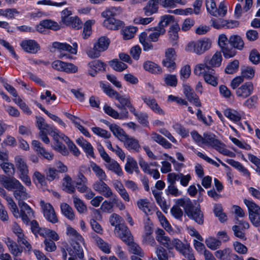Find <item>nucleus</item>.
<instances>
[{"instance_id": "1", "label": "nucleus", "mask_w": 260, "mask_h": 260, "mask_svg": "<svg viewBox=\"0 0 260 260\" xmlns=\"http://www.w3.org/2000/svg\"><path fill=\"white\" fill-rule=\"evenodd\" d=\"M176 204L182 207L188 218L194 220L197 223L202 225L204 223V215L200 210V205L194 206L189 198H183L178 199Z\"/></svg>"}, {"instance_id": "2", "label": "nucleus", "mask_w": 260, "mask_h": 260, "mask_svg": "<svg viewBox=\"0 0 260 260\" xmlns=\"http://www.w3.org/2000/svg\"><path fill=\"white\" fill-rule=\"evenodd\" d=\"M196 75L203 76L205 81L213 86L218 84V76L215 75V71L206 64H199L194 70Z\"/></svg>"}, {"instance_id": "3", "label": "nucleus", "mask_w": 260, "mask_h": 260, "mask_svg": "<svg viewBox=\"0 0 260 260\" xmlns=\"http://www.w3.org/2000/svg\"><path fill=\"white\" fill-rule=\"evenodd\" d=\"M118 10L117 8L111 7L102 13V16L106 18L103 22V25L108 29H118L124 24L123 21L114 18Z\"/></svg>"}, {"instance_id": "4", "label": "nucleus", "mask_w": 260, "mask_h": 260, "mask_svg": "<svg viewBox=\"0 0 260 260\" xmlns=\"http://www.w3.org/2000/svg\"><path fill=\"white\" fill-rule=\"evenodd\" d=\"M2 184L8 190L14 192V195H25L27 194L26 188L14 177L0 176Z\"/></svg>"}, {"instance_id": "5", "label": "nucleus", "mask_w": 260, "mask_h": 260, "mask_svg": "<svg viewBox=\"0 0 260 260\" xmlns=\"http://www.w3.org/2000/svg\"><path fill=\"white\" fill-rule=\"evenodd\" d=\"M110 41L105 37H100L94 44L93 47L86 51L87 55L91 58H98L101 53L106 50L109 45Z\"/></svg>"}, {"instance_id": "6", "label": "nucleus", "mask_w": 260, "mask_h": 260, "mask_svg": "<svg viewBox=\"0 0 260 260\" xmlns=\"http://www.w3.org/2000/svg\"><path fill=\"white\" fill-rule=\"evenodd\" d=\"M15 163L18 171L19 178L26 185H31L30 179L28 176V169L25 160L20 156H16L15 157Z\"/></svg>"}, {"instance_id": "7", "label": "nucleus", "mask_w": 260, "mask_h": 260, "mask_svg": "<svg viewBox=\"0 0 260 260\" xmlns=\"http://www.w3.org/2000/svg\"><path fill=\"white\" fill-rule=\"evenodd\" d=\"M203 144L210 146L223 154L227 155L229 151L224 148V145L216 138V136L211 132L203 134Z\"/></svg>"}, {"instance_id": "8", "label": "nucleus", "mask_w": 260, "mask_h": 260, "mask_svg": "<svg viewBox=\"0 0 260 260\" xmlns=\"http://www.w3.org/2000/svg\"><path fill=\"white\" fill-rule=\"evenodd\" d=\"M211 43L209 39H204L189 43L185 47L186 51L201 55L211 47Z\"/></svg>"}, {"instance_id": "9", "label": "nucleus", "mask_w": 260, "mask_h": 260, "mask_svg": "<svg viewBox=\"0 0 260 260\" xmlns=\"http://www.w3.org/2000/svg\"><path fill=\"white\" fill-rule=\"evenodd\" d=\"M206 7L207 12L214 17H224L227 13L228 8L223 2L217 7L215 0H206Z\"/></svg>"}, {"instance_id": "10", "label": "nucleus", "mask_w": 260, "mask_h": 260, "mask_svg": "<svg viewBox=\"0 0 260 260\" xmlns=\"http://www.w3.org/2000/svg\"><path fill=\"white\" fill-rule=\"evenodd\" d=\"M22 196H17L18 205L20 208V213H19V216L22 219L24 223L28 224L30 220L34 217V212L30 207L24 202L20 200Z\"/></svg>"}, {"instance_id": "11", "label": "nucleus", "mask_w": 260, "mask_h": 260, "mask_svg": "<svg viewBox=\"0 0 260 260\" xmlns=\"http://www.w3.org/2000/svg\"><path fill=\"white\" fill-rule=\"evenodd\" d=\"M40 205L43 209L44 216L48 221L52 223L58 222L55 211L51 204L45 203L44 201H41Z\"/></svg>"}, {"instance_id": "12", "label": "nucleus", "mask_w": 260, "mask_h": 260, "mask_svg": "<svg viewBox=\"0 0 260 260\" xmlns=\"http://www.w3.org/2000/svg\"><path fill=\"white\" fill-rule=\"evenodd\" d=\"M114 233L125 244L129 243L130 240H133V236L125 224L115 228Z\"/></svg>"}, {"instance_id": "13", "label": "nucleus", "mask_w": 260, "mask_h": 260, "mask_svg": "<svg viewBox=\"0 0 260 260\" xmlns=\"http://www.w3.org/2000/svg\"><path fill=\"white\" fill-rule=\"evenodd\" d=\"M87 66L89 68L88 75L95 77L99 72L105 70L106 64L100 60H94L90 61Z\"/></svg>"}, {"instance_id": "14", "label": "nucleus", "mask_w": 260, "mask_h": 260, "mask_svg": "<svg viewBox=\"0 0 260 260\" xmlns=\"http://www.w3.org/2000/svg\"><path fill=\"white\" fill-rule=\"evenodd\" d=\"M156 240L168 249L170 256H173L174 254L172 251H170V248L172 246L171 240L168 237L165 235V231L162 229H158L156 231Z\"/></svg>"}, {"instance_id": "15", "label": "nucleus", "mask_w": 260, "mask_h": 260, "mask_svg": "<svg viewBox=\"0 0 260 260\" xmlns=\"http://www.w3.org/2000/svg\"><path fill=\"white\" fill-rule=\"evenodd\" d=\"M80 243L81 242L77 240L71 241V247H68L67 250L69 255H77L80 259H82L84 257L83 250Z\"/></svg>"}, {"instance_id": "16", "label": "nucleus", "mask_w": 260, "mask_h": 260, "mask_svg": "<svg viewBox=\"0 0 260 260\" xmlns=\"http://www.w3.org/2000/svg\"><path fill=\"white\" fill-rule=\"evenodd\" d=\"M104 112L114 119H127L128 117V112L127 110H123L121 113H119L110 106L105 105L104 107Z\"/></svg>"}, {"instance_id": "17", "label": "nucleus", "mask_w": 260, "mask_h": 260, "mask_svg": "<svg viewBox=\"0 0 260 260\" xmlns=\"http://www.w3.org/2000/svg\"><path fill=\"white\" fill-rule=\"evenodd\" d=\"M141 99L153 112L160 115L164 114V111L159 106L155 99L149 96L143 95L141 96Z\"/></svg>"}, {"instance_id": "18", "label": "nucleus", "mask_w": 260, "mask_h": 260, "mask_svg": "<svg viewBox=\"0 0 260 260\" xmlns=\"http://www.w3.org/2000/svg\"><path fill=\"white\" fill-rule=\"evenodd\" d=\"M253 89V84L251 82H248L237 89L236 94L239 97L246 98L252 93Z\"/></svg>"}, {"instance_id": "19", "label": "nucleus", "mask_w": 260, "mask_h": 260, "mask_svg": "<svg viewBox=\"0 0 260 260\" xmlns=\"http://www.w3.org/2000/svg\"><path fill=\"white\" fill-rule=\"evenodd\" d=\"M104 122L108 126L113 134L117 138L118 140L121 141L125 139L127 134L120 126L114 123L111 124L106 120H105Z\"/></svg>"}, {"instance_id": "20", "label": "nucleus", "mask_w": 260, "mask_h": 260, "mask_svg": "<svg viewBox=\"0 0 260 260\" xmlns=\"http://www.w3.org/2000/svg\"><path fill=\"white\" fill-rule=\"evenodd\" d=\"M61 188L63 190L69 194L75 192L76 187L71 177L68 175H65L62 180Z\"/></svg>"}, {"instance_id": "21", "label": "nucleus", "mask_w": 260, "mask_h": 260, "mask_svg": "<svg viewBox=\"0 0 260 260\" xmlns=\"http://www.w3.org/2000/svg\"><path fill=\"white\" fill-rule=\"evenodd\" d=\"M124 143L125 147L129 150H132L134 152H139L140 149V146L139 141L137 139L129 137L127 135L125 139L121 141Z\"/></svg>"}, {"instance_id": "22", "label": "nucleus", "mask_w": 260, "mask_h": 260, "mask_svg": "<svg viewBox=\"0 0 260 260\" xmlns=\"http://www.w3.org/2000/svg\"><path fill=\"white\" fill-rule=\"evenodd\" d=\"M104 180H98L93 185V188L98 193L103 195H112V192L109 187L104 182Z\"/></svg>"}, {"instance_id": "23", "label": "nucleus", "mask_w": 260, "mask_h": 260, "mask_svg": "<svg viewBox=\"0 0 260 260\" xmlns=\"http://www.w3.org/2000/svg\"><path fill=\"white\" fill-rule=\"evenodd\" d=\"M21 46L26 52L36 53L39 50V45L32 40H24L21 43Z\"/></svg>"}, {"instance_id": "24", "label": "nucleus", "mask_w": 260, "mask_h": 260, "mask_svg": "<svg viewBox=\"0 0 260 260\" xmlns=\"http://www.w3.org/2000/svg\"><path fill=\"white\" fill-rule=\"evenodd\" d=\"M158 4L159 0H149L147 5L143 9L144 14L149 16L156 13L158 9Z\"/></svg>"}, {"instance_id": "25", "label": "nucleus", "mask_w": 260, "mask_h": 260, "mask_svg": "<svg viewBox=\"0 0 260 260\" xmlns=\"http://www.w3.org/2000/svg\"><path fill=\"white\" fill-rule=\"evenodd\" d=\"M54 48L58 49L62 51H68L73 54H76L77 52L78 45L76 43L73 44V46L67 43H61L59 42H54L52 44Z\"/></svg>"}, {"instance_id": "26", "label": "nucleus", "mask_w": 260, "mask_h": 260, "mask_svg": "<svg viewBox=\"0 0 260 260\" xmlns=\"http://www.w3.org/2000/svg\"><path fill=\"white\" fill-rule=\"evenodd\" d=\"M76 143L81 147L87 155L94 157L93 148L90 143L83 138H79L76 140Z\"/></svg>"}, {"instance_id": "27", "label": "nucleus", "mask_w": 260, "mask_h": 260, "mask_svg": "<svg viewBox=\"0 0 260 260\" xmlns=\"http://www.w3.org/2000/svg\"><path fill=\"white\" fill-rule=\"evenodd\" d=\"M229 41V44L235 49L241 50L244 47V41L242 38L238 35L231 36Z\"/></svg>"}, {"instance_id": "28", "label": "nucleus", "mask_w": 260, "mask_h": 260, "mask_svg": "<svg viewBox=\"0 0 260 260\" xmlns=\"http://www.w3.org/2000/svg\"><path fill=\"white\" fill-rule=\"evenodd\" d=\"M171 245L170 251L174 247L176 250L182 253H185L188 250L189 246L187 244L183 243L180 240L178 239H173L171 240Z\"/></svg>"}, {"instance_id": "29", "label": "nucleus", "mask_w": 260, "mask_h": 260, "mask_svg": "<svg viewBox=\"0 0 260 260\" xmlns=\"http://www.w3.org/2000/svg\"><path fill=\"white\" fill-rule=\"evenodd\" d=\"M6 243L9 251L13 255L17 256L21 255L22 252V248H19L15 242L11 240L10 238H8Z\"/></svg>"}, {"instance_id": "30", "label": "nucleus", "mask_w": 260, "mask_h": 260, "mask_svg": "<svg viewBox=\"0 0 260 260\" xmlns=\"http://www.w3.org/2000/svg\"><path fill=\"white\" fill-rule=\"evenodd\" d=\"M139 208L143 211L146 214H152L153 208L150 203L146 199H140L137 201Z\"/></svg>"}, {"instance_id": "31", "label": "nucleus", "mask_w": 260, "mask_h": 260, "mask_svg": "<svg viewBox=\"0 0 260 260\" xmlns=\"http://www.w3.org/2000/svg\"><path fill=\"white\" fill-rule=\"evenodd\" d=\"M222 61V56L220 52H216L209 59H206L205 63L207 65H210L212 67H218L220 66Z\"/></svg>"}, {"instance_id": "32", "label": "nucleus", "mask_w": 260, "mask_h": 260, "mask_svg": "<svg viewBox=\"0 0 260 260\" xmlns=\"http://www.w3.org/2000/svg\"><path fill=\"white\" fill-rule=\"evenodd\" d=\"M176 23L174 21L173 16L170 15H165L160 17V21L158 23L157 27L159 28L165 29V27L169 25L172 26L173 24Z\"/></svg>"}, {"instance_id": "33", "label": "nucleus", "mask_w": 260, "mask_h": 260, "mask_svg": "<svg viewBox=\"0 0 260 260\" xmlns=\"http://www.w3.org/2000/svg\"><path fill=\"white\" fill-rule=\"evenodd\" d=\"M144 69L152 74H159L161 72V68L155 63L150 61H147L143 63Z\"/></svg>"}, {"instance_id": "34", "label": "nucleus", "mask_w": 260, "mask_h": 260, "mask_svg": "<svg viewBox=\"0 0 260 260\" xmlns=\"http://www.w3.org/2000/svg\"><path fill=\"white\" fill-rule=\"evenodd\" d=\"M119 103V104H116V106L122 111L126 110L125 107H127L131 104V100L129 97H126L125 95H121L120 94L116 98V99Z\"/></svg>"}, {"instance_id": "35", "label": "nucleus", "mask_w": 260, "mask_h": 260, "mask_svg": "<svg viewBox=\"0 0 260 260\" xmlns=\"http://www.w3.org/2000/svg\"><path fill=\"white\" fill-rule=\"evenodd\" d=\"M32 180L35 183L40 186L44 187L47 182L45 175L38 171H36L32 176Z\"/></svg>"}, {"instance_id": "36", "label": "nucleus", "mask_w": 260, "mask_h": 260, "mask_svg": "<svg viewBox=\"0 0 260 260\" xmlns=\"http://www.w3.org/2000/svg\"><path fill=\"white\" fill-rule=\"evenodd\" d=\"M62 213L69 220H72L75 218L74 211L71 207L66 203H62L60 205Z\"/></svg>"}, {"instance_id": "37", "label": "nucleus", "mask_w": 260, "mask_h": 260, "mask_svg": "<svg viewBox=\"0 0 260 260\" xmlns=\"http://www.w3.org/2000/svg\"><path fill=\"white\" fill-rule=\"evenodd\" d=\"M137 30V27L135 26H129L124 28L121 30L123 39L129 40L134 38Z\"/></svg>"}, {"instance_id": "38", "label": "nucleus", "mask_w": 260, "mask_h": 260, "mask_svg": "<svg viewBox=\"0 0 260 260\" xmlns=\"http://www.w3.org/2000/svg\"><path fill=\"white\" fill-rule=\"evenodd\" d=\"M129 243H126L128 246L129 251L133 254L143 256L144 254L141 247L133 240H130Z\"/></svg>"}, {"instance_id": "39", "label": "nucleus", "mask_w": 260, "mask_h": 260, "mask_svg": "<svg viewBox=\"0 0 260 260\" xmlns=\"http://www.w3.org/2000/svg\"><path fill=\"white\" fill-rule=\"evenodd\" d=\"M90 167L96 176L99 178V180H106L107 176L106 173L100 166L93 162L91 164Z\"/></svg>"}, {"instance_id": "40", "label": "nucleus", "mask_w": 260, "mask_h": 260, "mask_svg": "<svg viewBox=\"0 0 260 260\" xmlns=\"http://www.w3.org/2000/svg\"><path fill=\"white\" fill-rule=\"evenodd\" d=\"M151 138L153 140L166 148H170L172 146V144L170 143L158 134L153 133L151 135Z\"/></svg>"}, {"instance_id": "41", "label": "nucleus", "mask_w": 260, "mask_h": 260, "mask_svg": "<svg viewBox=\"0 0 260 260\" xmlns=\"http://www.w3.org/2000/svg\"><path fill=\"white\" fill-rule=\"evenodd\" d=\"M44 133H46V135L48 134L52 136L54 140H57L59 138L62 137L63 134L59 135V131L54 126H51L48 124L45 128L43 129Z\"/></svg>"}, {"instance_id": "42", "label": "nucleus", "mask_w": 260, "mask_h": 260, "mask_svg": "<svg viewBox=\"0 0 260 260\" xmlns=\"http://www.w3.org/2000/svg\"><path fill=\"white\" fill-rule=\"evenodd\" d=\"M67 234L71 239V241L73 240H77L83 242L84 241L81 235H80L76 230L71 226L67 227Z\"/></svg>"}, {"instance_id": "43", "label": "nucleus", "mask_w": 260, "mask_h": 260, "mask_svg": "<svg viewBox=\"0 0 260 260\" xmlns=\"http://www.w3.org/2000/svg\"><path fill=\"white\" fill-rule=\"evenodd\" d=\"M224 115L230 120L235 122L239 121L241 119V114L233 109H225L224 111Z\"/></svg>"}, {"instance_id": "44", "label": "nucleus", "mask_w": 260, "mask_h": 260, "mask_svg": "<svg viewBox=\"0 0 260 260\" xmlns=\"http://www.w3.org/2000/svg\"><path fill=\"white\" fill-rule=\"evenodd\" d=\"M95 241L97 246L102 251L107 254L111 252L110 245L105 242L102 238L97 236L95 238Z\"/></svg>"}, {"instance_id": "45", "label": "nucleus", "mask_w": 260, "mask_h": 260, "mask_svg": "<svg viewBox=\"0 0 260 260\" xmlns=\"http://www.w3.org/2000/svg\"><path fill=\"white\" fill-rule=\"evenodd\" d=\"M176 4L184 5L186 2L182 0H159L160 5L164 8H174Z\"/></svg>"}, {"instance_id": "46", "label": "nucleus", "mask_w": 260, "mask_h": 260, "mask_svg": "<svg viewBox=\"0 0 260 260\" xmlns=\"http://www.w3.org/2000/svg\"><path fill=\"white\" fill-rule=\"evenodd\" d=\"M64 24L76 29H78L82 27L81 21L77 17H72L69 19H68Z\"/></svg>"}, {"instance_id": "47", "label": "nucleus", "mask_w": 260, "mask_h": 260, "mask_svg": "<svg viewBox=\"0 0 260 260\" xmlns=\"http://www.w3.org/2000/svg\"><path fill=\"white\" fill-rule=\"evenodd\" d=\"M215 256L220 260H231V249L225 248L215 252Z\"/></svg>"}, {"instance_id": "48", "label": "nucleus", "mask_w": 260, "mask_h": 260, "mask_svg": "<svg viewBox=\"0 0 260 260\" xmlns=\"http://www.w3.org/2000/svg\"><path fill=\"white\" fill-rule=\"evenodd\" d=\"M106 167L109 170L114 172L119 176H121L122 174V171L119 165L114 160H111L108 162L106 165Z\"/></svg>"}, {"instance_id": "49", "label": "nucleus", "mask_w": 260, "mask_h": 260, "mask_svg": "<svg viewBox=\"0 0 260 260\" xmlns=\"http://www.w3.org/2000/svg\"><path fill=\"white\" fill-rule=\"evenodd\" d=\"M205 243L209 248L215 250L219 247L221 242L215 238L209 237L205 240Z\"/></svg>"}, {"instance_id": "50", "label": "nucleus", "mask_w": 260, "mask_h": 260, "mask_svg": "<svg viewBox=\"0 0 260 260\" xmlns=\"http://www.w3.org/2000/svg\"><path fill=\"white\" fill-rule=\"evenodd\" d=\"M93 20H89L85 22L84 25L82 36L83 38L86 39L89 37L91 34V26L94 23Z\"/></svg>"}, {"instance_id": "51", "label": "nucleus", "mask_w": 260, "mask_h": 260, "mask_svg": "<svg viewBox=\"0 0 260 260\" xmlns=\"http://www.w3.org/2000/svg\"><path fill=\"white\" fill-rule=\"evenodd\" d=\"M154 31L150 34L148 36V39L150 41L156 42L157 41L158 38L160 35L165 34V29L159 28L157 26L154 28Z\"/></svg>"}, {"instance_id": "52", "label": "nucleus", "mask_w": 260, "mask_h": 260, "mask_svg": "<svg viewBox=\"0 0 260 260\" xmlns=\"http://www.w3.org/2000/svg\"><path fill=\"white\" fill-rule=\"evenodd\" d=\"M110 66L117 72H122L127 68V66L118 60L117 59H113L110 62Z\"/></svg>"}, {"instance_id": "53", "label": "nucleus", "mask_w": 260, "mask_h": 260, "mask_svg": "<svg viewBox=\"0 0 260 260\" xmlns=\"http://www.w3.org/2000/svg\"><path fill=\"white\" fill-rule=\"evenodd\" d=\"M135 169H138L137 161L132 157L127 159V162L125 165V170L129 174H133Z\"/></svg>"}, {"instance_id": "54", "label": "nucleus", "mask_w": 260, "mask_h": 260, "mask_svg": "<svg viewBox=\"0 0 260 260\" xmlns=\"http://www.w3.org/2000/svg\"><path fill=\"white\" fill-rule=\"evenodd\" d=\"M62 139L67 143L70 150L72 152L74 155L78 156L80 154V152L78 148L67 136L63 135Z\"/></svg>"}, {"instance_id": "55", "label": "nucleus", "mask_w": 260, "mask_h": 260, "mask_svg": "<svg viewBox=\"0 0 260 260\" xmlns=\"http://www.w3.org/2000/svg\"><path fill=\"white\" fill-rule=\"evenodd\" d=\"M164 82L167 86L176 87L177 84V78L176 75L172 74L165 75Z\"/></svg>"}, {"instance_id": "56", "label": "nucleus", "mask_w": 260, "mask_h": 260, "mask_svg": "<svg viewBox=\"0 0 260 260\" xmlns=\"http://www.w3.org/2000/svg\"><path fill=\"white\" fill-rule=\"evenodd\" d=\"M180 29L178 24L175 23L170 27V30L169 31V36L170 39L173 41H176L178 39V31Z\"/></svg>"}, {"instance_id": "57", "label": "nucleus", "mask_w": 260, "mask_h": 260, "mask_svg": "<svg viewBox=\"0 0 260 260\" xmlns=\"http://www.w3.org/2000/svg\"><path fill=\"white\" fill-rule=\"evenodd\" d=\"M44 28L46 29H52L53 30H57L60 28L59 25L56 22L49 19H46L41 21Z\"/></svg>"}, {"instance_id": "58", "label": "nucleus", "mask_w": 260, "mask_h": 260, "mask_svg": "<svg viewBox=\"0 0 260 260\" xmlns=\"http://www.w3.org/2000/svg\"><path fill=\"white\" fill-rule=\"evenodd\" d=\"M3 197L7 200L8 204L9 206V208L11 211L12 212L14 216L16 218H18L19 216V211L17 207L15 202H14V201L12 199L10 196Z\"/></svg>"}, {"instance_id": "59", "label": "nucleus", "mask_w": 260, "mask_h": 260, "mask_svg": "<svg viewBox=\"0 0 260 260\" xmlns=\"http://www.w3.org/2000/svg\"><path fill=\"white\" fill-rule=\"evenodd\" d=\"M101 86L103 89L104 92L111 98H115L116 99L119 94L116 91L112 89L109 85L103 83Z\"/></svg>"}, {"instance_id": "60", "label": "nucleus", "mask_w": 260, "mask_h": 260, "mask_svg": "<svg viewBox=\"0 0 260 260\" xmlns=\"http://www.w3.org/2000/svg\"><path fill=\"white\" fill-rule=\"evenodd\" d=\"M239 61L237 59L230 62L225 69V72L228 74H232L236 73L239 68Z\"/></svg>"}, {"instance_id": "61", "label": "nucleus", "mask_w": 260, "mask_h": 260, "mask_svg": "<svg viewBox=\"0 0 260 260\" xmlns=\"http://www.w3.org/2000/svg\"><path fill=\"white\" fill-rule=\"evenodd\" d=\"M244 202L248 209L249 214L250 213L260 214V208L256 204L246 199L244 200Z\"/></svg>"}, {"instance_id": "62", "label": "nucleus", "mask_w": 260, "mask_h": 260, "mask_svg": "<svg viewBox=\"0 0 260 260\" xmlns=\"http://www.w3.org/2000/svg\"><path fill=\"white\" fill-rule=\"evenodd\" d=\"M73 202L75 207L79 213H83L87 211L86 205L82 200L77 197L74 198Z\"/></svg>"}, {"instance_id": "63", "label": "nucleus", "mask_w": 260, "mask_h": 260, "mask_svg": "<svg viewBox=\"0 0 260 260\" xmlns=\"http://www.w3.org/2000/svg\"><path fill=\"white\" fill-rule=\"evenodd\" d=\"M76 188L81 193H88L90 195H94L91 189L87 186V183H80L76 184Z\"/></svg>"}, {"instance_id": "64", "label": "nucleus", "mask_w": 260, "mask_h": 260, "mask_svg": "<svg viewBox=\"0 0 260 260\" xmlns=\"http://www.w3.org/2000/svg\"><path fill=\"white\" fill-rule=\"evenodd\" d=\"M155 252L159 260H168L169 256H170V254H168L167 250L161 246H157L156 248Z\"/></svg>"}]
</instances>
